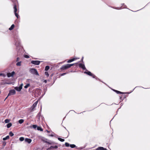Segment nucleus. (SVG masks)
<instances>
[{
    "label": "nucleus",
    "mask_w": 150,
    "mask_h": 150,
    "mask_svg": "<svg viewBox=\"0 0 150 150\" xmlns=\"http://www.w3.org/2000/svg\"><path fill=\"white\" fill-rule=\"evenodd\" d=\"M70 147L71 148H74L76 147V146L74 144H70Z\"/></svg>",
    "instance_id": "obj_28"
},
{
    "label": "nucleus",
    "mask_w": 150,
    "mask_h": 150,
    "mask_svg": "<svg viewBox=\"0 0 150 150\" xmlns=\"http://www.w3.org/2000/svg\"><path fill=\"white\" fill-rule=\"evenodd\" d=\"M115 92H116L117 94H123L124 93L120 91H119L116 90L115 91Z\"/></svg>",
    "instance_id": "obj_20"
},
{
    "label": "nucleus",
    "mask_w": 150,
    "mask_h": 150,
    "mask_svg": "<svg viewBox=\"0 0 150 150\" xmlns=\"http://www.w3.org/2000/svg\"><path fill=\"white\" fill-rule=\"evenodd\" d=\"M7 76L8 77H10L11 76L12 77V75H11V73H7Z\"/></svg>",
    "instance_id": "obj_26"
},
{
    "label": "nucleus",
    "mask_w": 150,
    "mask_h": 150,
    "mask_svg": "<svg viewBox=\"0 0 150 150\" xmlns=\"http://www.w3.org/2000/svg\"><path fill=\"white\" fill-rule=\"evenodd\" d=\"M84 147H79V148L78 149H79V150H81V149H83L84 148Z\"/></svg>",
    "instance_id": "obj_39"
},
{
    "label": "nucleus",
    "mask_w": 150,
    "mask_h": 150,
    "mask_svg": "<svg viewBox=\"0 0 150 150\" xmlns=\"http://www.w3.org/2000/svg\"><path fill=\"white\" fill-rule=\"evenodd\" d=\"M16 94V91L14 89L11 90L9 91V93H8V96L5 98V100L9 96L12 95H14Z\"/></svg>",
    "instance_id": "obj_2"
},
{
    "label": "nucleus",
    "mask_w": 150,
    "mask_h": 150,
    "mask_svg": "<svg viewBox=\"0 0 150 150\" xmlns=\"http://www.w3.org/2000/svg\"><path fill=\"white\" fill-rule=\"evenodd\" d=\"M54 149V146H51L49 148H48L47 149V150H48V149Z\"/></svg>",
    "instance_id": "obj_35"
},
{
    "label": "nucleus",
    "mask_w": 150,
    "mask_h": 150,
    "mask_svg": "<svg viewBox=\"0 0 150 150\" xmlns=\"http://www.w3.org/2000/svg\"><path fill=\"white\" fill-rule=\"evenodd\" d=\"M38 103V101L37 100L33 103L31 107V108L32 110H33L36 107Z\"/></svg>",
    "instance_id": "obj_10"
},
{
    "label": "nucleus",
    "mask_w": 150,
    "mask_h": 150,
    "mask_svg": "<svg viewBox=\"0 0 150 150\" xmlns=\"http://www.w3.org/2000/svg\"><path fill=\"white\" fill-rule=\"evenodd\" d=\"M25 142H27L28 144H30L32 140L30 139L25 138Z\"/></svg>",
    "instance_id": "obj_12"
},
{
    "label": "nucleus",
    "mask_w": 150,
    "mask_h": 150,
    "mask_svg": "<svg viewBox=\"0 0 150 150\" xmlns=\"http://www.w3.org/2000/svg\"><path fill=\"white\" fill-rule=\"evenodd\" d=\"M6 83L7 84H9V83Z\"/></svg>",
    "instance_id": "obj_52"
},
{
    "label": "nucleus",
    "mask_w": 150,
    "mask_h": 150,
    "mask_svg": "<svg viewBox=\"0 0 150 150\" xmlns=\"http://www.w3.org/2000/svg\"><path fill=\"white\" fill-rule=\"evenodd\" d=\"M30 86V84L29 83L27 84L26 85H25L24 86V88H27L29 86Z\"/></svg>",
    "instance_id": "obj_27"
},
{
    "label": "nucleus",
    "mask_w": 150,
    "mask_h": 150,
    "mask_svg": "<svg viewBox=\"0 0 150 150\" xmlns=\"http://www.w3.org/2000/svg\"><path fill=\"white\" fill-rule=\"evenodd\" d=\"M113 90L115 92V91H116V90H114V89H113Z\"/></svg>",
    "instance_id": "obj_51"
},
{
    "label": "nucleus",
    "mask_w": 150,
    "mask_h": 150,
    "mask_svg": "<svg viewBox=\"0 0 150 150\" xmlns=\"http://www.w3.org/2000/svg\"><path fill=\"white\" fill-rule=\"evenodd\" d=\"M33 127L34 129H35L37 127V126L36 125H33Z\"/></svg>",
    "instance_id": "obj_33"
},
{
    "label": "nucleus",
    "mask_w": 150,
    "mask_h": 150,
    "mask_svg": "<svg viewBox=\"0 0 150 150\" xmlns=\"http://www.w3.org/2000/svg\"><path fill=\"white\" fill-rule=\"evenodd\" d=\"M83 57H82L81 58V60L82 61V62H83Z\"/></svg>",
    "instance_id": "obj_49"
},
{
    "label": "nucleus",
    "mask_w": 150,
    "mask_h": 150,
    "mask_svg": "<svg viewBox=\"0 0 150 150\" xmlns=\"http://www.w3.org/2000/svg\"><path fill=\"white\" fill-rule=\"evenodd\" d=\"M44 82L45 83H46L47 82V80H45L44 81Z\"/></svg>",
    "instance_id": "obj_44"
},
{
    "label": "nucleus",
    "mask_w": 150,
    "mask_h": 150,
    "mask_svg": "<svg viewBox=\"0 0 150 150\" xmlns=\"http://www.w3.org/2000/svg\"><path fill=\"white\" fill-rule=\"evenodd\" d=\"M0 76H4V74L1 73L0 74Z\"/></svg>",
    "instance_id": "obj_42"
},
{
    "label": "nucleus",
    "mask_w": 150,
    "mask_h": 150,
    "mask_svg": "<svg viewBox=\"0 0 150 150\" xmlns=\"http://www.w3.org/2000/svg\"><path fill=\"white\" fill-rule=\"evenodd\" d=\"M9 138V136L8 135L6 136L4 138L3 140L4 141L6 140Z\"/></svg>",
    "instance_id": "obj_16"
},
{
    "label": "nucleus",
    "mask_w": 150,
    "mask_h": 150,
    "mask_svg": "<svg viewBox=\"0 0 150 150\" xmlns=\"http://www.w3.org/2000/svg\"><path fill=\"white\" fill-rule=\"evenodd\" d=\"M20 59V58H19V57H17L16 59V62H18V61H19Z\"/></svg>",
    "instance_id": "obj_41"
},
{
    "label": "nucleus",
    "mask_w": 150,
    "mask_h": 150,
    "mask_svg": "<svg viewBox=\"0 0 150 150\" xmlns=\"http://www.w3.org/2000/svg\"><path fill=\"white\" fill-rule=\"evenodd\" d=\"M41 62L38 60H33L31 61V63L35 65H38Z\"/></svg>",
    "instance_id": "obj_5"
},
{
    "label": "nucleus",
    "mask_w": 150,
    "mask_h": 150,
    "mask_svg": "<svg viewBox=\"0 0 150 150\" xmlns=\"http://www.w3.org/2000/svg\"><path fill=\"white\" fill-rule=\"evenodd\" d=\"M49 149H48V150H49Z\"/></svg>",
    "instance_id": "obj_54"
},
{
    "label": "nucleus",
    "mask_w": 150,
    "mask_h": 150,
    "mask_svg": "<svg viewBox=\"0 0 150 150\" xmlns=\"http://www.w3.org/2000/svg\"><path fill=\"white\" fill-rule=\"evenodd\" d=\"M65 145L67 147H69L70 146V145L67 142H66L65 143Z\"/></svg>",
    "instance_id": "obj_32"
},
{
    "label": "nucleus",
    "mask_w": 150,
    "mask_h": 150,
    "mask_svg": "<svg viewBox=\"0 0 150 150\" xmlns=\"http://www.w3.org/2000/svg\"><path fill=\"white\" fill-rule=\"evenodd\" d=\"M46 131H47V133H50V131H48V130H46Z\"/></svg>",
    "instance_id": "obj_48"
},
{
    "label": "nucleus",
    "mask_w": 150,
    "mask_h": 150,
    "mask_svg": "<svg viewBox=\"0 0 150 150\" xmlns=\"http://www.w3.org/2000/svg\"><path fill=\"white\" fill-rule=\"evenodd\" d=\"M45 75H46L47 76V77H48L49 76V75L48 72L45 71Z\"/></svg>",
    "instance_id": "obj_34"
},
{
    "label": "nucleus",
    "mask_w": 150,
    "mask_h": 150,
    "mask_svg": "<svg viewBox=\"0 0 150 150\" xmlns=\"http://www.w3.org/2000/svg\"><path fill=\"white\" fill-rule=\"evenodd\" d=\"M12 124L11 123H9L6 126L8 128H9L12 126Z\"/></svg>",
    "instance_id": "obj_18"
},
{
    "label": "nucleus",
    "mask_w": 150,
    "mask_h": 150,
    "mask_svg": "<svg viewBox=\"0 0 150 150\" xmlns=\"http://www.w3.org/2000/svg\"><path fill=\"white\" fill-rule=\"evenodd\" d=\"M16 65L17 66H21V62H18L16 64Z\"/></svg>",
    "instance_id": "obj_24"
},
{
    "label": "nucleus",
    "mask_w": 150,
    "mask_h": 150,
    "mask_svg": "<svg viewBox=\"0 0 150 150\" xmlns=\"http://www.w3.org/2000/svg\"><path fill=\"white\" fill-rule=\"evenodd\" d=\"M9 135L11 137H12L13 136L14 134L12 132H10L9 133Z\"/></svg>",
    "instance_id": "obj_29"
},
{
    "label": "nucleus",
    "mask_w": 150,
    "mask_h": 150,
    "mask_svg": "<svg viewBox=\"0 0 150 150\" xmlns=\"http://www.w3.org/2000/svg\"><path fill=\"white\" fill-rule=\"evenodd\" d=\"M58 140L62 142H63L64 141V139H62L59 137L58 138Z\"/></svg>",
    "instance_id": "obj_23"
},
{
    "label": "nucleus",
    "mask_w": 150,
    "mask_h": 150,
    "mask_svg": "<svg viewBox=\"0 0 150 150\" xmlns=\"http://www.w3.org/2000/svg\"><path fill=\"white\" fill-rule=\"evenodd\" d=\"M72 71H69V72H71Z\"/></svg>",
    "instance_id": "obj_53"
},
{
    "label": "nucleus",
    "mask_w": 150,
    "mask_h": 150,
    "mask_svg": "<svg viewBox=\"0 0 150 150\" xmlns=\"http://www.w3.org/2000/svg\"><path fill=\"white\" fill-rule=\"evenodd\" d=\"M69 68L67 64H66L65 65L62 66L60 68V69L61 71H62L63 70Z\"/></svg>",
    "instance_id": "obj_8"
},
{
    "label": "nucleus",
    "mask_w": 150,
    "mask_h": 150,
    "mask_svg": "<svg viewBox=\"0 0 150 150\" xmlns=\"http://www.w3.org/2000/svg\"><path fill=\"white\" fill-rule=\"evenodd\" d=\"M79 66L83 70H85L86 71H87L84 64L81 63H80L79 64Z\"/></svg>",
    "instance_id": "obj_9"
},
{
    "label": "nucleus",
    "mask_w": 150,
    "mask_h": 150,
    "mask_svg": "<svg viewBox=\"0 0 150 150\" xmlns=\"http://www.w3.org/2000/svg\"><path fill=\"white\" fill-rule=\"evenodd\" d=\"M16 4H14V7H13V8L14 10V12L16 16L18 18V14L16 13V12L17 11V9L16 8Z\"/></svg>",
    "instance_id": "obj_6"
},
{
    "label": "nucleus",
    "mask_w": 150,
    "mask_h": 150,
    "mask_svg": "<svg viewBox=\"0 0 150 150\" xmlns=\"http://www.w3.org/2000/svg\"><path fill=\"white\" fill-rule=\"evenodd\" d=\"M24 122V120L23 119H21L18 121V122L21 124L23 123Z\"/></svg>",
    "instance_id": "obj_25"
},
{
    "label": "nucleus",
    "mask_w": 150,
    "mask_h": 150,
    "mask_svg": "<svg viewBox=\"0 0 150 150\" xmlns=\"http://www.w3.org/2000/svg\"><path fill=\"white\" fill-rule=\"evenodd\" d=\"M10 121V120L8 119H6L5 120V122L6 123H8Z\"/></svg>",
    "instance_id": "obj_31"
},
{
    "label": "nucleus",
    "mask_w": 150,
    "mask_h": 150,
    "mask_svg": "<svg viewBox=\"0 0 150 150\" xmlns=\"http://www.w3.org/2000/svg\"><path fill=\"white\" fill-rule=\"evenodd\" d=\"M14 26L15 25L14 24H12L11 27L9 28V30H12L14 28Z\"/></svg>",
    "instance_id": "obj_17"
},
{
    "label": "nucleus",
    "mask_w": 150,
    "mask_h": 150,
    "mask_svg": "<svg viewBox=\"0 0 150 150\" xmlns=\"http://www.w3.org/2000/svg\"><path fill=\"white\" fill-rule=\"evenodd\" d=\"M24 139V138L23 137H21L19 138V140L21 141H23Z\"/></svg>",
    "instance_id": "obj_30"
},
{
    "label": "nucleus",
    "mask_w": 150,
    "mask_h": 150,
    "mask_svg": "<svg viewBox=\"0 0 150 150\" xmlns=\"http://www.w3.org/2000/svg\"><path fill=\"white\" fill-rule=\"evenodd\" d=\"M58 148V146L56 145L55 146H54V149H57Z\"/></svg>",
    "instance_id": "obj_43"
},
{
    "label": "nucleus",
    "mask_w": 150,
    "mask_h": 150,
    "mask_svg": "<svg viewBox=\"0 0 150 150\" xmlns=\"http://www.w3.org/2000/svg\"><path fill=\"white\" fill-rule=\"evenodd\" d=\"M76 63L73 64H67L69 68L73 66L74 64H76Z\"/></svg>",
    "instance_id": "obj_21"
},
{
    "label": "nucleus",
    "mask_w": 150,
    "mask_h": 150,
    "mask_svg": "<svg viewBox=\"0 0 150 150\" xmlns=\"http://www.w3.org/2000/svg\"><path fill=\"white\" fill-rule=\"evenodd\" d=\"M30 73H31L32 74H35L37 75H39L38 73L37 70L35 69H31L30 70Z\"/></svg>",
    "instance_id": "obj_3"
},
{
    "label": "nucleus",
    "mask_w": 150,
    "mask_h": 150,
    "mask_svg": "<svg viewBox=\"0 0 150 150\" xmlns=\"http://www.w3.org/2000/svg\"><path fill=\"white\" fill-rule=\"evenodd\" d=\"M49 136H51V137H53V135L52 134H51Z\"/></svg>",
    "instance_id": "obj_47"
},
{
    "label": "nucleus",
    "mask_w": 150,
    "mask_h": 150,
    "mask_svg": "<svg viewBox=\"0 0 150 150\" xmlns=\"http://www.w3.org/2000/svg\"><path fill=\"white\" fill-rule=\"evenodd\" d=\"M25 57L27 58H28L29 57V56L27 55H25Z\"/></svg>",
    "instance_id": "obj_40"
},
{
    "label": "nucleus",
    "mask_w": 150,
    "mask_h": 150,
    "mask_svg": "<svg viewBox=\"0 0 150 150\" xmlns=\"http://www.w3.org/2000/svg\"><path fill=\"white\" fill-rule=\"evenodd\" d=\"M96 150H107V149L103 147H99L96 148Z\"/></svg>",
    "instance_id": "obj_11"
},
{
    "label": "nucleus",
    "mask_w": 150,
    "mask_h": 150,
    "mask_svg": "<svg viewBox=\"0 0 150 150\" xmlns=\"http://www.w3.org/2000/svg\"><path fill=\"white\" fill-rule=\"evenodd\" d=\"M125 98V95H121L120 96V98L121 99L123 100L124 99V98Z\"/></svg>",
    "instance_id": "obj_19"
},
{
    "label": "nucleus",
    "mask_w": 150,
    "mask_h": 150,
    "mask_svg": "<svg viewBox=\"0 0 150 150\" xmlns=\"http://www.w3.org/2000/svg\"><path fill=\"white\" fill-rule=\"evenodd\" d=\"M23 86V84L22 83L21 84V85L19 86V87H22Z\"/></svg>",
    "instance_id": "obj_45"
},
{
    "label": "nucleus",
    "mask_w": 150,
    "mask_h": 150,
    "mask_svg": "<svg viewBox=\"0 0 150 150\" xmlns=\"http://www.w3.org/2000/svg\"><path fill=\"white\" fill-rule=\"evenodd\" d=\"M47 144H51L52 143L49 142H47Z\"/></svg>",
    "instance_id": "obj_46"
},
{
    "label": "nucleus",
    "mask_w": 150,
    "mask_h": 150,
    "mask_svg": "<svg viewBox=\"0 0 150 150\" xmlns=\"http://www.w3.org/2000/svg\"><path fill=\"white\" fill-rule=\"evenodd\" d=\"M15 45L17 47L20 45V42L18 38H17L16 39H15Z\"/></svg>",
    "instance_id": "obj_7"
},
{
    "label": "nucleus",
    "mask_w": 150,
    "mask_h": 150,
    "mask_svg": "<svg viewBox=\"0 0 150 150\" xmlns=\"http://www.w3.org/2000/svg\"><path fill=\"white\" fill-rule=\"evenodd\" d=\"M11 75H12V77L14 75V74H15V72L14 71H12L11 73Z\"/></svg>",
    "instance_id": "obj_36"
},
{
    "label": "nucleus",
    "mask_w": 150,
    "mask_h": 150,
    "mask_svg": "<svg viewBox=\"0 0 150 150\" xmlns=\"http://www.w3.org/2000/svg\"><path fill=\"white\" fill-rule=\"evenodd\" d=\"M68 73V72H67V73H64L62 74H60V76H63L64 75H66Z\"/></svg>",
    "instance_id": "obj_37"
},
{
    "label": "nucleus",
    "mask_w": 150,
    "mask_h": 150,
    "mask_svg": "<svg viewBox=\"0 0 150 150\" xmlns=\"http://www.w3.org/2000/svg\"><path fill=\"white\" fill-rule=\"evenodd\" d=\"M75 59H76L75 58H74L72 59H69V60H68L67 61V62L71 63V62H72L73 61H74V60H75Z\"/></svg>",
    "instance_id": "obj_14"
},
{
    "label": "nucleus",
    "mask_w": 150,
    "mask_h": 150,
    "mask_svg": "<svg viewBox=\"0 0 150 150\" xmlns=\"http://www.w3.org/2000/svg\"><path fill=\"white\" fill-rule=\"evenodd\" d=\"M84 73L89 76H92L93 78H96L95 76L91 72L89 71H85L84 72Z\"/></svg>",
    "instance_id": "obj_4"
},
{
    "label": "nucleus",
    "mask_w": 150,
    "mask_h": 150,
    "mask_svg": "<svg viewBox=\"0 0 150 150\" xmlns=\"http://www.w3.org/2000/svg\"><path fill=\"white\" fill-rule=\"evenodd\" d=\"M42 92V90L39 88H36L35 89V95L37 97L40 96L41 93Z\"/></svg>",
    "instance_id": "obj_1"
},
{
    "label": "nucleus",
    "mask_w": 150,
    "mask_h": 150,
    "mask_svg": "<svg viewBox=\"0 0 150 150\" xmlns=\"http://www.w3.org/2000/svg\"><path fill=\"white\" fill-rule=\"evenodd\" d=\"M22 88L21 87H16L15 88V89L17 91H20Z\"/></svg>",
    "instance_id": "obj_13"
},
{
    "label": "nucleus",
    "mask_w": 150,
    "mask_h": 150,
    "mask_svg": "<svg viewBox=\"0 0 150 150\" xmlns=\"http://www.w3.org/2000/svg\"><path fill=\"white\" fill-rule=\"evenodd\" d=\"M50 69V67L49 66H46L45 68V70L46 71H47L48 70Z\"/></svg>",
    "instance_id": "obj_22"
},
{
    "label": "nucleus",
    "mask_w": 150,
    "mask_h": 150,
    "mask_svg": "<svg viewBox=\"0 0 150 150\" xmlns=\"http://www.w3.org/2000/svg\"><path fill=\"white\" fill-rule=\"evenodd\" d=\"M6 142L5 141H4L3 142V145L4 146L6 145Z\"/></svg>",
    "instance_id": "obj_38"
},
{
    "label": "nucleus",
    "mask_w": 150,
    "mask_h": 150,
    "mask_svg": "<svg viewBox=\"0 0 150 150\" xmlns=\"http://www.w3.org/2000/svg\"><path fill=\"white\" fill-rule=\"evenodd\" d=\"M37 129L41 131H43V129L40 127H37Z\"/></svg>",
    "instance_id": "obj_15"
},
{
    "label": "nucleus",
    "mask_w": 150,
    "mask_h": 150,
    "mask_svg": "<svg viewBox=\"0 0 150 150\" xmlns=\"http://www.w3.org/2000/svg\"><path fill=\"white\" fill-rule=\"evenodd\" d=\"M44 142H45L46 143H47V142H47V141H44Z\"/></svg>",
    "instance_id": "obj_50"
}]
</instances>
